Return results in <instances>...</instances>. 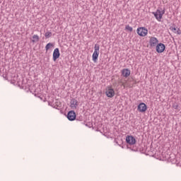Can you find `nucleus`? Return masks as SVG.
<instances>
[{
    "instance_id": "obj_11",
    "label": "nucleus",
    "mask_w": 181,
    "mask_h": 181,
    "mask_svg": "<svg viewBox=\"0 0 181 181\" xmlns=\"http://www.w3.org/2000/svg\"><path fill=\"white\" fill-rule=\"evenodd\" d=\"M78 106V102L77 101V100H76L75 98H72L71 100V108H72L73 110L77 108V107Z\"/></svg>"
},
{
    "instance_id": "obj_21",
    "label": "nucleus",
    "mask_w": 181,
    "mask_h": 181,
    "mask_svg": "<svg viewBox=\"0 0 181 181\" xmlns=\"http://www.w3.org/2000/svg\"><path fill=\"white\" fill-rule=\"evenodd\" d=\"M178 107H179V105H173V108H175V110H177Z\"/></svg>"
},
{
    "instance_id": "obj_17",
    "label": "nucleus",
    "mask_w": 181,
    "mask_h": 181,
    "mask_svg": "<svg viewBox=\"0 0 181 181\" xmlns=\"http://www.w3.org/2000/svg\"><path fill=\"white\" fill-rule=\"evenodd\" d=\"M119 83L121 84L122 87H125V82H123L122 80L119 81Z\"/></svg>"
},
{
    "instance_id": "obj_1",
    "label": "nucleus",
    "mask_w": 181,
    "mask_h": 181,
    "mask_svg": "<svg viewBox=\"0 0 181 181\" xmlns=\"http://www.w3.org/2000/svg\"><path fill=\"white\" fill-rule=\"evenodd\" d=\"M165 8L160 11V10L157 9L156 12H153L152 14L154 16L158 22H160L162 21V18H163V15H165Z\"/></svg>"
},
{
    "instance_id": "obj_15",
    "label": "nucleus",
    "mask_w": 181,
    "mask_h": 181,
    "mask_svg": "<svg viewBox=\"0 0 181 181\" xmlns=\"http://www.w3.org/2000/svg\"><path fill=\"white\" fill-rule=\"evenodd\" d=\"M125 30H128V32H132V30H134V28H132V27L129 26V25H127L125 26Z\"/></svg>"
},
{
    "instance_id": "obj_10",
    "label": "nucleus",
    "mask_w": 181,
    "mask_h": 181,
    "mask_svg": "<svg viewBox=\"0 0 181 181\" xmlns=\"http://www.w3.org/2000/svg\"><path fill=\"white\" fill-rule=\"evenodd\" d=\"M52 56H53L52 59L54 62H56L57 59L60 57V50L59 49V48L54 49Z\"/></svg>"
},
{
    "instance_id": "obj_8",
    "label": "nucleus",
    "mask_w": 181,
    "mask_h": 181,
    "mask_svg": "<svg viewBox=\"0 0 181 181\" xmlns=\"http://www.w3.org/2000/svg\"><path fill=\"white\" fill-rule=\"evenodd\" d=\"M67 119H69V121H74L76 119V112H74V110H70L67 115Z\"/></svg>"
},
{
    "instance_id": "obj_6",
    "label": "nucleus",
    "mask_w": 181,
    "mask_h": 181,
    "mask_svg": "<svg viewBox=\"0 0 181 181\" xmlns=\"http://www.w3.org/2000/svg\"><path fill=\"white\" fill-rule=\"evenodd\" d=\"M158 43H159V40H158V38L155 37H150L149 45L151 47H156V46H158Z\"/></svg>"
},
{
    "instance_id": "obj_19",
    "label": "nucleus",
    "mask_w": 181,
    "mask_h": 181,
    "mask_svg": "<svg viewBox=\"0 0 181 181\" xmlns=\"http://www.w3.org/2000/svg\"><path fill=\"white\" fill-rule=\"evenodd\" d=\"M177 35H181V30L180 28H177V30L176 31Z\"/></svg>"
},
{
    "instance_id": "obj_7",
    "label": "nucleus",
    "mask_w": 181,
    "mask_h": 181,
    "mask_svg": "<svg viewBox=\"0 0 181 181\" xmlns=\"http://www.w3.org/2000/svg\"><path fill=\"white\" fill-rule=\"evenodd\" d=\"M126 142L129 144V145H135V144H136V139H135V137L133 136H127Z\"/></svg>"
},
{
    "instance_id": "obj_13",
    "label": "nucleus",
    "mask_w": 181,
    "mask_h": 181,
    "mask_svg": "<svg viewBox=\"0 0 181 181\" xmlns=\"http://www.w3.org/2000/svg\"><path fill=\"white\" fill-rule=\"evenodd\" d=\"M40 39V38L39 37V35H34L33 36V40H31V42H32L33 43H36V42H39Z\"/></svg>"
},
{
    "instance_id": "obj_14",
    "label": "nucleus",
    "mask_w": 181,
    "mask_h": 181,
    "mask_svg": "<svg viewBox=\"0 0 181 181\" xmlns=\"http://www.w3.org/2000/svg\"><path fill=\"white\" fill-rule=\"evenodd\" d=\"M51 47H53V43L49 42L48 44H47L45 46L46 52H47V50H49V49H50Z\"/></svg>"
},
{
    "instance_id": "obj_4",
    "label": "nucleus",
    "mask_w": 181,
    "mask_h": 181,
    "mask_svg": "<svg viewBox=\"0 0 181 181\" xmlns=\"http://www.w3.org/2000/svg\"><path fill=\"white\" fill-rule=\"evenodd\" d=\"M105 94L109 98H112L115 95V91L111 86H107L106 88Z\"/></svg>"
},
{
    "instance_id": "obj_18",
    "label": "nucleus",
    "mask_w": 181,
    "mask_h": 181,
    "mask_svg": "<svg viewBox=\"0 0 181 181\" xmlns=\"http://www.w3.org/2000/svg\"><path fill=\"white\" fill-rule=\"evenodd\" d=\"M170 29L174 33H176V28L175 27H170Z\"/></svg>"
},
{
    "instance_id": "obj_3",
    "label": "nucleus",
    "mask_w": 181,
    "mask_h": 181,
    "mask_svg": "<svg viewBox=\"0 0 181 181\" xmlns=\"http://www.w3.org/2000/svg\"><path fill=\"white\" fill-rule=\"evenodd\" d=\"M137 35L141 37H145L148 35V29L145 27H139L136 30Z\"/></svg>"
},
{
    "instance_id": "obj_9",
    "label": "nucleus",
    "mask_w": 181,
    "mask_h": 181,
    "mask_svg": "<svg viewBox=\"0 0 181 181\" xmlns=\"http://www.w3.org/2000/svg\"><path fill=\"white\" fill-rule=\"evenodd\" d=\"M137 110L139 112H145L146 110H148V107L146 106V104L144 103H141L137 107Z\"/></svg>"
},
{
    "instance_id": "obj_16",
    "label": "nucleus",
    "mask_w": 181,
    "mask_h": 181,
    "mask_svg": "<svg viewBox=\"0 0 181 181\" xmlns=\"http://www.w3.org/2000/svg\"><path fill=\"white\" fill-rule=\"evenodd\" d=\"M45 36L47 39H49V37H52V32H47L45 34Z\"/></svg>"
},
{
    "instance_id": "obj_5",
    "label": "nucleus",
    "mask_w": 181,
    "mask_h": 181,
    "mask_svg": "<svg viewBox=\"0 0 181 181\" xmlns=\"http://www.w3.org/2000/svg\"><path fill=\"white\" fill-rule=\"evenodd\" d=\"M165 49H166V46H165V44L162 42H160L156 45L157 53H163Z\"/></svg>"
},
{
    "instance_id": "obj_12",
    "label": "nucleus",
    "mask_w": 181,
    "mask_h": 181,
    "mask_svg": "<svg viewBox=\"0 0 181 181\" xmlns=\"http://www.w3.org/2000/svg\"><path fill=\"white\" fill-rule=\"evenodd\" d=\"M122 74L123 77L127 78V77H129V76H131V70L129 69H124L122 70Z\"/></svg>"
},
{
    "instance_id": "obj_2",
    "label": "nucleus",
    "mask_w": 181,
    "mask_h": 181,
    "mask_svg": "<svg viewBox=\"0 0 181 181\" xmlns=\"http://www.w3.org/2000/svg\"><path fill=\"white\" fill-rule=\"evenodd\" d=\"M94 52L92 55L93 61L95 63L98 60V56L100 55V45L95 44L94 47Z\"/></svg>"
},
{
    "instance_id": "obj_20",
    "label": "nucleus",
    "mask_w": 181,
    "mask_h": 181,
    "mask_svg": "<svg viewBox=\"0 0 181 181\" xmlns=\"http://www.w3.org/2000/svg\"><path fill=\"white\" fill-rule=\"evenodd\" d=\"M76 121H83V116L76 118Z\"/></svg>"
}]
</instances>
